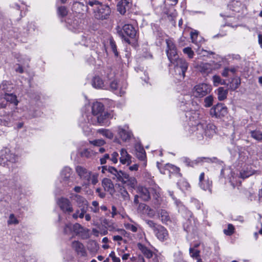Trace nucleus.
<instances>
[{
  "mask_svg": "<svg viewBox=\"0 0 262 262\" xmlns=\"http://www.w3.org/2000/svg\"><path fill=\"white\" fill-rule=\"evenodd\" d=\"M89 106H85L84 112L79 121V125L82 128L84 133L89 135L91 132L90 125L97 123L101 125L108 126L110 122L109 120L114 116L112 111H104L103 104L97 101L94 102L89 111Z\"/></svg>",
  "mask_w": 262,
  "mask_h": 262,
  "instance_id": "obj_1",
  "label": "nucleus"
},
{
  "mask_svg": "<svg viewBox=\"0 0 262 262\" xmlns=\"http://www.w3.org/2000/svg\"><path fill=\"white\" fill-rule=\"evenodd\" d=\"M92 84L96 89H105L107 86L106 80H103L99 75H95L92 79Z\"/></svg>",
  "mask_w": 262,
  "mask_h": 262,
  "instance_id": "obj_20",
  "label": "nucleus"
},
{
  "mask_svg": "<svg viewBox=\"0 0 262 262\" xmlns=\"http://www.w3.org/2000/svg\"><path fill=\"white\" fill-rule=\"evenodd\" d=\"M115 131L117 133L120 138L124 142L129 140L132 134L127 125H120L116 127Z\"/></svg>",
  "mask_w": 262,
  "mask_h": 262,
  "instance_id": "obj_10",
  "label": "nucleus"
},
{
  "mask_svg": "<svg viewBox=\"0 0 262 262\" xmlns=\"http://www.w3.org/2000/svg\"><path fill=\"white\" fill-rule=\"evenodd\" d=\"M71 198L77 203L79 208L88 209L89 202L84 197L78 194H72Z\"/></svg>",
  "mask_w": 262,
  "mask_h": 262,
  "instance_id": "obj_23",
  "label": "nucleus"
},
{
  "mask_svg": "<svg viewBox=\"0 0 262 262\" xmlns=\"http://www.w3.org/2000/svg\"><path fill=\"white\" fill-rule=\"evenodd\" d=\"M227 114V108L222 103H218L210 110V114L212 117L221 118Z\"/></svg>",
  "mask_w": 262,
  "mask_h": 262,
  "instance_id": "obj_11",
  "label": "nucleus"
},
{
  "mask_svg": "<svg viewBox=\"0 0 262 262\" xmlns=\"http://www.w3.org/2000/svg\"><path fill=\"white\" fill-rule=\"evenodd\" d=\"M8 225L17 224L19 222L16 217L13 214H10L7 221Z\"/></svg>",
  "mask_w": 262,
  "mask_h": 262,
  "instance_id": "obj_51",
  "label": "nucleus"
},
{
  "mask_svg": "<svg viewBox=\"0 0 262 262\" xmlns=\"http://www.w3.org/2000/svg\"><path fill=\"white\" fill-rule=\"evenodd\" d=\"M198 49L196 51L198 55L199 56V57H202L204 56H207L209 54H211L212 53L211 52L207 51L204 49H200V47H198Z\"/></svg>",
  "mask_w": 262,
  "mask_h": 262,
  "instance_id": "obj_52",
  "label": "nucleus"
},
{
  "mask_svg": "<svg viewBox=\"0 0 262 262\" xmlns=\"http://www.w3.org/2000/svg\"><path fill=\"white\" fill-rule=\"evenodd\" d=\"M57 13L59 16L64 17L68 14V11L65 7L61 6L58 7L57 9Z\"/></svg>",
  "mask_w": 262,
  "mask_h": 262,
  "instance_id": "obj_53",
  "label": "nucleus"
},
{
  "mask_svg": "<svg viewBox=\"0 0 262 262\" xmlns=\"http://www.w3.org/2000/svg\"><path fill=\"white\" fill-rule=\"evenodd\" d=\"M132 223L134 224H131L129 223L125 222L124 223V226L125 228L128 230H130L133 232H136L137 231V224L134 223L133 220H130Z\"/></svg>",
  "mask_w": 262,
  "mask_h": 262,
  "instance_id": "obj_44",
  "label": "nucleus"
},
{
  "mask_svg": "<svg viewBox=\"0 0 262 262\" xmlns=\"http://www.w3.org/2000/svg\"><path fill=\"white\" fill-rule=\"evenodd\" d=\"M103 76L107 80H111L115 77V72L112 68H107L105 69Z\"/></svg>",
  "mask_w": 262,
  "mask_h": 262,
  "instance_id": "obj_39",
  "label": "nucleus"
},
{
  "mask_svg": "<svg viewBox=\"0 0 262 262\" xmlns=\"http://www.w3.org/2000/svg\"><path fill=\"white\" fill-rule=\"evenodd\" d=\"M138 211L142 215L150 218H153L156 215L155 211L145 204L141 203L139 204L138 208Z\"/></svg>",
  "mask_w": 262,
  "mask_h": 262,
  "instance_id": "obj_17",
  "label": "nucleus"
},
{
  "mask_svg": "<svg viewBox=\"0 0 262 262\" xmlns=\"http://www.w3.org/2000/svg\"><path fill=\"white\" fill-rule=\"evenodd\" d=\"M120 193L121 197L124 201H128L129 200V195L127 191L124 189H120Z\"/></svg>",
  "mask_w": 262,
  "mask_h": 262,
  "instance_id": "obj_62",
  "label": "nucleus"
},
{
  "mask_svg": "<svg viewBox=\"0 0 262 262\" xmlns=\"http://www.w3.org/2000/svg\"><path fill=\"white\" fill-rule=\"evenodd\" d=\"M107 171L113 174L118 181L121 179L124 173L122 171H118L115 167L112 166L107 168Z\"/></svg>",
  "mask_w": 262,
  "mask_h": 262,
  "instance_id": "obj_34",
  "label": "nucleus"
},
{
  "mask_svg": "<svg viewBox=\"0 0 262 262\" xmlns=\"http://www.w3.org/2000/svg\"><path fill=\"white\" fill-rule=\"evenodd\" d=\"M166 169H168L170 172H178L180 171L179 168H178L173 165H171L170 164H166Z\"/></svg>",
  "mask_w": 262,
  "mask_h": 262,
  "instance_id": "obj_61",
  "label": "nucleus"
},
{
  "mask_svg": "<svg viewBox=\"0 0 262 262\" xmlns=\"http://www.w3.org/2000/svg\"><path fill=\"white\" fill-rule=\"evenodd\" d=\"M7 102L14 104L15 105L18 104V101L17 100L16 96L12 94H6L4 97Z\"/></svg>",
  "mask_w": 262,
  "mask_h": 262,
  "instance_id": "obj_40",
  "label": "nucleus"
},
{
  "mask_svg": "<svg viewBox=\"0 0 262 262\" xmlns=\"http://www.w3.org/2000/svg\"><path fill=\"white\" fill-rule=\"evenodd\" d=\"M154 233L156 237L161 241L163 242L168 239L169 234L167 229L161 225L157 226Z\"/></svg>",
  "mask_w": 262,
  "mask_h": 262,
  "instance_id": "obj_16",
  "label": "nucleus"
},
{
  "mask_svg": "<svg viewBox=\"0 0 262 262\" xmlns=\"http://www.w3.org/2000/svg\"><path fill=\"white\" fill-rule=\"evenodd\" d=\"M254 170L251 167L243 168L240 172V177L242 179L247 178L254 173Z\"/></svg>",
  "mask_w": 262,
  "mask_h": 262,
  "instance_id": "obj_35",
  "label": "nucleus"
},
{
  "mask_svg": "<svg viewBox=\"0 0 262 262\" xmlns=\"http://www.w3.org/2000/svg\"><path fill=\"white\" fill-rule=\"evenodd\" d=\"M217 98L220 101H222L227 98L228 90L224 89L222 87H220L217 90Z\"/></svg>",
  "mask_w": 262,
  "mask_h": 262,
  "instance_id": "obj_38",
  "label": "nucleus"
},
{
  "mask_svg": "<svg viewBox=\"0 0 262 262\" xmlns=\"http://www.w3.org/2000/svg\"><path fill=\"white\" fill-rule=\"evenodd\" d=\"M130 7L129 0H121L117 5V10L121 14H124Z\"/></svg>",
  "mask_w": 262,
  "mask_h": 262,
  "instance_id": "obj_25",
  "label": "nucleus"
},
{
  "mask_svg": "<svg viewBox=\"0 0 262 262\" xmlns=\"http://www.w3.org/2000/svg\"><path fill=\"white\" fill-rule=\"evenodd\" d=\"M234 228L232 224H229L228 225L227 229L224 230V233L227 235H231L234 232Z\"/></svg>",
  "mask_w": 262,
  "mask_h": 262,
  "instance_id": "obj_54",
  "label": "nucleus"
},
{
  "mask_svg": "<svg viewBox=\"0 0 262 262\" xmlns=\"http://www.w3.org/2000/svg\"><path fill=\"white\" fill-rule=\"evenodd\" d=\"M183 53L187 55L189 58H192L194 56V53L190 47H186L183 49Z\"/></svg>",
  "mask_w": 262,
  "mask_h": 262,
  "instance_id": "obj_49",
  "label": "nucleus"
},
{
  "mask_svg": "<svg viewBox=\"0 0 262 262\" xmlns=\"http://www.w3.org/2000/svg\"><path fill=\"white\" fill-rule=\"evenodd\" d=\"M92 205V206L91 207V211L94 213L98 212L99 211L98 202L96 201H93Z\"/></svg>",
  "mask_w": 262,
  "mask_h": 262,
  "instance_id": "obj_56",
  "label": "nucleus"
},
{
  "mask_svg": "<svg viewBox=\"0 0 262 262\" xmlns=\"http://www.w3.org/2000/svg\"><path fill=\"white\" fill-rule=\"evenodd\" d=\"M204 160H205L206 161H208V159L205 158H198L195 160L191 161L189 159H187L185 160L186 164L192 167L194 166L198 163L202 162Z\"/></svg>",
  "mask_w": 262,
  "mask_h": 262,
  "instance_id": "obj_43",
  "label": "nucleus"
},
{
  "mask_svg": "<svg viewBox=\"0 0 262 262\" xmlns=\"http://www.w3.org/2000/svg\"><path fill=\"white\" fill-rule=\"evenodd\" d=\"M75 171L79 178L84 182L89 178L91 171L81 166H77L75 168Z\"/></svg>",
  "mask_w": 262,
  "mask_h": 262,
  "instance_id": "obj_22",
  "label": "nucleus"
},
{
  "mask_svg": "<svg viewBox=\"0 0 262 262\" xmlns=\"http://www.w3.org/2000/svg\"><path fill=\"white\" fill-rule=\"evenodd\" d=\"M213 97L211 95L206 97L204 99V106L206 107L211 106L213 104Z\"/></svg>",
  "mask_w": 262,
  "mask_h": 262,
  "instance_id": "obj_50",
  "label": "nucleus"
},
{
  "mask_svg": "<svg viewBox=\"0 0 262 262\" xmlns=\"http://www.w3.org/2000/svg\"><path fill=\"white\" fill-rule=\"evenodd\" d=\"M136 155L137 158L140 160H144L146 158L145 151L144 148L140 145H136L135 146Z\"/></svg>",
  "mask_w": 262,
  "mask_h": 262,
  "instance_id": "obj_32",
  "label": "nucleus"
},
{
  "mask_svg": "<svg viewBox=\"0 0 262 262\" xmlns=\"http://www.w3.org/2000/svg\"><path fill=\"white\" fill-rule=\"evenodd\" d=\"M81 156L83 157L90 158L94 157L96 154V152L90 148L84 149L80 152Z\"/></svg>",
  "mask_w": 262,
  "mask_h": 262,
  "instance_id": "obj_41",
  "label": "nucleus"
},
{
  "mask_svg": "<svg viewBox=\"0 0 262 262\" xmlns=\"http://www.w3.org/2000/svg\"><path fill=\"white\" fill-rule=\"evenodd\" d=\"M72 226L73 225L71 223L66 224L63 229L64 233L66 234L73 233Z\"/></svg>",
  "mask_w": 262,
  "mask_h": 262,
  "instance_id": "obj_55",
  "label": "nucleus"
},
{
  "mask_svg": "<svg viewBox=\"0 0 262 262\" xmlns=\"http://www.w3.org/2000/svg\"><path fill=\"white\" fill-rule=\"evenodd\" d=\"M190 36L192 42L198 47H200L205 41L202 36H199L198 32L195 30L191 32Z\"/></svg>",
  "mask_w": 262,
  "mask_h": 262,
  "instance_id": "obj_26",
  "label": "nucleus"
},
{
  "mask_svg": "<svg viewBox=\"0 0 262 262\" xmlns=\"http://www.w3.org/2000/svg\"><path fill=\"white\" fill-rule=\"evenodd\" d=\"M72 169L68 166L64 167L60 173L59 180L63 185L71 186L73 184V177Z\"/></svg>",
  "mask_w": 262,
  "mask_h": 262,
  "instance_id": "obj_6",
  "label": "nucleus"
},
{
  "mask_svg": "<svg viewBox=\"0 0 262 262\" xmlns=\"http://www.w3.org/2000/svg\"><path fill=\"white\" fill-rule=\"evenodd\" d=\"M73 233L75 234H78L83 230L82 227L78 223H75L72 226Z\"/></svg>",
  "mask_w": 262,
  "mask_h": 262,
  "instance_id": "obj_46",
  "label": "nucleus"
},
{
  "mask_svg": "<svg viewBox=\"0 0 262 262\" xmlns=\"http://www.w3.org/2000/svg\"><path fill=\"white\" fill-rule=\"evenodd\" d=\"M119 182H122L128 188L135 189L137 186V181L135 178L130 177L126 173H124Z\"/></svg>",
  "mask_w": 262,
  "mask_h": 262,
  "instance_id": "obj_15",
  "label": "nucleus"
},
{
  "mask_svg": "<svg viewBox=\"0 0 262 262\" xmlns=\"http://www.w3.org/2000/svg\"><path fill=\"white\" fill-rule=\"evenodd\" d=\"M137 246L147 258H150L152 256V252L143 244L138 243Z\"/></svg>",
  "mask_w": 262,
  "mask_h": 262,
  "instance_id": "obj_36",
  "label": "nucleus"
},
{
  "mask_svg": "<svg viewBox=\"0 0 262 262\" xmlns=\"http://www.w3.org/2000/svg\"><path fill=\"white\" fill-rule=\"evenodd\" d=\"M158 217L163 224H168L171 222L170 217L167 211L161 209L158 212Z\"/></svg>",
  "mask_w": 262,
  "mask_h": 262,
  "instance_id": "obj_27",
  "label": "nucleus"
},
{
  "mask_svg": "<svg viewBox=\"0 0 262 262\" xmlns=\"http://www.w3.org/2000/svg\"><path fill=\"white\" fill-rule=\"evenodd\" d=\"M199 70L203 73L208 74L212 70H215V68L211 63H201L199 67Z\"/></svg>",
  "mask_w": 262,
  "mask_h": 262,
  "instance_id": "obj_31",
  "label": "nucleus"
},
{
  "mask_svg": "<svg viewBox=\"0 0 262 262\" xmlns=\"http://www.w3.org/2000/svg\"><path fill=\"white\" fill-rule=\"evenodd\" d=\"M56 203L63 213L67 215L71 214L74 211L72 204L68 198L61 197L57 200Z\"/></svg>",
  "mask_w": 262,
  "mask_h": 262,
  "instance_id": "obj_9",
  "label": "nucleus"
},
{
  "mask_svg": "<svg viewBox=\"0 0 262 262\" xmlns=\"http://www.w3.org/2000/svg\"><path fill=\"white\" fill-rule=\"evenodd\" d=\"M121 34L122 37L124 38L125 41L128 43H130V40L129 38H126L125 36H128L130 38H134L136 36V31L132 25L125 24L122 28Z\"/></svg>",
  "mask_w": 262,
  "mask_h": 262,
  "instance_id": "obj_13",
  "label": "nucleus"
},
{
  "mask_svg": "<svg viewBox=\"0 0 262 262\" xmlns=\"http://www.w3.org/2000/svg\"><path fill=\"white\" fill-rule=\"evenodd\" d=\"M212 88L210 85L202 83L194 86L192 94L196 98H202L209 94Z\"/></svg>",
  "mask_w": 262,
  "mask_h": 262,
  "instance_id": "obj_7",
  "label": "nucleus"
},
{
  "mask_svg": "<svg viewBox=\"0 0 262 262\" xmlns=\"http://www.w3.org/2000/svg\"><path fill=\"white\" fill-rule=\"evenodd\" d=\"M230 6L233 7V10L235 12H239L241 10V4L238 2H233Z\"/></svg>",
  "mask_w": 262,
  "mask_h": 262,
  "instance_id": "obj_58",
  "label": "nucleus"
},
{
  "mask_svg": "<svg viewBox=\"0 0 262 262\" xmlns=\"http://www.w3.org/2000/svg\"><path fill=\"white\" fill-rule=\"evenodd\" d=\"M80 209H77L72 215V218L74 220H77L78 218L83 219L84 216L86 213L87 209L84 208H79Z\"/></svg>",
  "mask_w": 262,
  "mask_h": 262,
  "instance_id": "obj_33",
  "label": "nucleus"
},
{
  "mask_svg": "<svg viewBox=\"0 0 262 262\" xmlns=\"http://www.w3.org/2000/svg\"><path fill=\"white\" fill-rule=\"evenodd\" d=\"M166 14H167V15H168V17H171V19H172L174 18H175L176 17L177 15V12L173 9V7H171L169 11L167 12Z\"/></svg>",
  "mask_w": 262,
  "mask_h": 262,
  "instance_id": "obj_64",
  "label": "nucleus"
},
{
  "mask_svg": "<svg viewBox=\"0 0 262 262\" xmlns=\"http://www.w3.org/2000/svg\"><path fill=\"white\" fill-rule=\"evenodd\" d=\"M87 248L91 253L95 254L99 249V246L95 241H90L88 243Z\"/></svg>",
  "mask_w": 262,
  "mask_h": 262,
  "instance_id": "obj_37",
  "label": "nucleus"
},
{
  "mask_svg": "<svg viewBox=\"0 0 262 262\" xmlns=\"http://www.w3.org/2000/svg\"><path fill=\"white\" fill-rule=\"evenodd\" d=\"M205 174L202 172L199 177V185L200 187L204 190H208L211 192V182L208 179H205Z\"/></svg>",
  "mask_w": 262,
  "mask_h": 262,
  "instance_id": "obj_21",
  "label": "nucleus"
},
{
  "mask_svg": "<svg viewBox=\"0 0 262 262\" xmlns=\"http://www.w3.org/2000/svg\"><path fill=\"white\" fill-rule=\"evenodd\" d=\"M71 248L75 253L81 256H86V251L82 243L78 241L72 242L71 244Z\"/></svg>",
  "mask_w": 262,
  "mask_h": 262,
  "instance_id": "obj_14",
  "label": "nucleus"
},
{
  "mask_svg": "<svg viewBox=\"0 0 262 262\" xmlns=\"http://www.w3.org/2000/svg\"><path fill=\"white\" fill-rule=\"evenodd\" d=\"M213 85L217 86L220 84H222V80L219 76L214 75L212 77Z\"/></svg>",
  "mask_w": 262,
  "mask_h": 262,
  "instance_id": "obj_59",
  "label": "nucleus"
},
{
  "mask_svg": "<svg viewBox=\"0 0 262 262\" xmlns=\"http://www.w3.org/2000/svg\"><path fill=\"white\" fill-rule=\"evenodd\" d=\"M102 185L105 191L110 193L114 192V184L110 179L104 178L102 181Z\"/></svg>",
  "mask_w": 262,
  "mask_h": 262,
  "instance_id": "obj_29",
  "label": "nucleus"
},
{
  "mask_svg": "<svg viewBox=\"0 0 262 262\" xmlns=\"http://www.w3.org/2000/svg\"><path fill=\"white\" fill-rule=\"evenodd\" d=\"M98 133L101 134L102 136L105 137L109 139H112L114 137V134L110 129H99L98 130Z\"/></svg>",
  "mask_w": 262,
  "mask_h": 262,
  "instance_id": "obj_42",
  "label": "nucleus"
},
{
  "mask_svg": "<svg viewBox=\"0 0 262 262\" xmlns=\"http://www.w3.org/2000/svg\"><path fill=\"white\" fill-rule=\"evenodd\" d=\"M174 262H186L183 259L182 253L180 251H178L174 254Z\"/></svg>",
  "mask_w": 262,
  "mask_h": 262,
  "instance_id": "obj_48",
  "label": "nucleus"
},
{
  "mask_svg": "<svg viewBox=\"0 0 262 262\" xmlns=\"http://www.w3.org/2000/svg\"><path fill=\"white\" fill-rule=\"evenodd\" d=\"M120 162L122 164L129 165L132 163V156L129 155L125 148H121L120 151Z\"/></svg>",
  "mask_w": 262,
  "mask_h": 262,
  "instance_id": "obj_24",
  "label": "nucleus"
},
{
  "mask_svg": "<svg viewBox=\"0 0 262 262\" xmlns=\"http://www.w3.org/2000/svg\"><path fill=\"white\" fill-rule=\"evenodd\" d=\"M186 116L189 118L188 126L185 127L186 131L189 134L195 133L198 138L202 137L203 135L210 138L215 135V126L213 124L207 125L200 121L199 120V113L198 111L187 112Z\"/></svg>",
  "mask_w": 262,
  "mask_h": 262,
  "instance_id": "obj_2",
  "label": "nucleus"
},
{
  "mask_svg": "<svg viewBox=\"0 0 262 262\" xmlns=\"http://www.w3.org/2000/svg\"><path fill=\"white\" fill-rule=\"evenodd\" d=\"M138 193L140 198L143 201H148L150 198V192L146 187L143 186L139 187L138 188Z\"/></svg>",
  "mask_w": 262,
  "mask_h": 262,
  "instance_id": "obj_28",
  "label": "nucleus"
},
{
  "mask_svg": "<svg viewBox=\"0 0 262 262\" xmlns=\"http://www.w3.org/2000/svg\"><path fill=\"white\" fill-rule=\"evenodd\" d=\"M90 143L95 146L98 147H101L106 143L105 141L102 139H96L93 141H90Z\"/></svg>",
  "mask_w": 262,
  "mask_h": 262,
  "instance_id": "obj_47",
  "label": "nucleus"
},
{
  "mask_svg": "<svg viewBox=\"0 0 262 262\" xmlns=\"http://www.w3.org/2000/svg\"><path fill=\"white\" fill-rule=\"evenodd\" d=\"M88 179L84 182L86 185L92 184L96 185L98 182L99 174L96 172H90V174Z\"/></svg>",
  "mask_w": 262,
  "mask_h": 262,
  "instance_id": "obj_30",
  "label": "nucleus"
},
{
  "mask_svg": "<svg viewBox=\"0 0 262 262\" xmlns=\"http://www.w3.org/2000/svg\"><path fill=\"white\" fill-rule=\"evenodd\" d=\"M110 88L114 93L119 96H123L126 92L127 84L124 81L114 80L110 82Z\"/></svg>",
  "mask_w": 262,
  "mask_h": 262,
  "instance_id": "obj_8",
  "label": "nucleus"
},
{
  "mask_svg": "<svg viewBox=\"0 0 262 262\" xmlns=\"http://www.w3.org/2000/svg\"><path fill=\"white\" fill-rule=\"evenodd\" d=\"M119 154L117 152L114 151L113 152L110 157V160L113 162L114 164H116L118 162V160Z\"/></svg>",
  "mask_w": 262,
  "mask_h": 262,
  "instance_id": "obj_60",
  "label": "nucleus"
},
{
  "mask_svg": "<svg viewBox=\"0 0 262 262\" xmlns=\"http://www.w3.org/2000/svg\"><path fill=\"white\" fill-rule=\"evenodd\" d=\"M251 136L256 140L262 141V133L257 130H252L250 132Z\"/></svg>",
  "mask_w": 262,
  "mask_h": 262,
  "instance_id": "obj_45",
  "label": "nucleus"
},
{
  "mask_svg": "<svg viewBox=\"0 0 262 262\" xmlns=\"http://www.w3.org/2000/svg\"><path fill=\"white\" fill-rule=\"evenodd\" d=\"M170 61L174 65L175 72L178 73L181 78H184L188 66V63L186 60L180 58L178 56L173 61Z\"/></svg>",
  "mask_w": 262,
  "mask_h": 262,
  "instance_id": "obj_5",
  "label": "nucleus"
},
{
  "mask_svg": "<svg viewBox=\"0 0 262 262\" xmlns=\"http://www.w3.org/2000/svg\"><path fill=\"white\" fill-rule=\"evenodd\" d=\"M167 45L166 54L169 61H173L178 56L177 48L172 39L169 38L166 40Z\"/></svg>",
  "mask_w": 262,
  "mask_h": 262,
  "instance_id": "obj_12",
  "label": "nucleus"
},
{
  "mask_svg": "<svg viewBox=\"0 0 262 262\" xmlns=\"http://www.w3.org/2000/svg\"><path fill=\"white\" fill-rule=\"evenodd\" d=\"M17 157L8 148H5L0 152V164L5 166L8 162L15 163Z\"/></svg>",
  "mask_w": 262,
  "mask_h": 262,
  "instance_id": "obj_4",
  "label": "nucleus"
},
{
  "mask_svg": "<svg viewBox=\"0 0 262 262\" xmlns=\"http://www.w3.org/2000/svg\"><path fill=\"white\" fill-rule=\"evenodd\" d=\"M189 252L190 256L193 258H195L200 256V251L197 249L190 248L189 249Z\"/></svg>",
  "mask_w": 262,
  "mask_h": 262,
  "instance_id": "obj_57",
  "label": "nucleus"
},
{
  "mask_svg": "<svg viewBox=\"0 0 262 262\" xmlns=\"http://www.w3.org/2000/svg\"><path fill=\"white\" fill-rule=\"evenodd\" d=\"M67 23L69 25V29L74 32H78L82 30L81 20L79 18H75L73 20L68 19Z\"/></svg>",
  "mask_w": 262,
  "mask_h": 262,
  "instance_id": "obj_18",
  "label": "nucleus"
},
{
  "mask_svg": "<svg viewBox=\"0 0 262 262\" xmlns=\"http://www.w3.org/2000/svg\"><path fill=\"white\" fill-rule=\"evenodd\" d=\"M221 174L223 177H227L230 179V182L234 187L235 184L237 185V176L234 177V173L231 171L230 168L225 167L221 171Z\"/></svg>",
  "mask_w": 262,
  "mask_h": 262,
  "instance_id": "obj_19",
  "label": "nucleus"
},
{
  "mask_svg": "<svg viewBox=\"0 0 262 262\" xmlns=\"http://www.w3.org/2000/svg\"><path fill=\"white\" fill-rule=\"evenodd\" d=\"M110 47H111L112 51L114 53L115 55L116 56H117L118 55V52L117 51L116 46L115 44L114 41L112 39L110 40Z\"/></svg>",
  "mask_w": 262,
  "mask_h": 262,
  "instance_id": "obj_63",
  "label": "nucleus"
},
{
  "mask_svg": "<svg viewBox=\"0 0 262 262\" xmlns=\"http://www.w3.org/2000/svg\"><path fill=\"white\" fill-rule=\"evenodd\" d=\"M86 3V11L88 12H93L94 16L97 19H107L111 12L108 6L102 5L98 1L89 0Z\"/></svg>",
  "mask_w": 262,
  "mask_h": 262,
  "instance_id": "obj_3",
  "label": "nucleus"
}]
</instances>
